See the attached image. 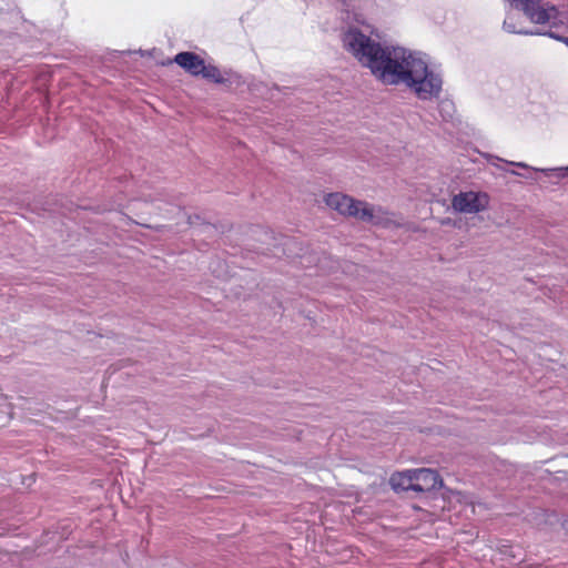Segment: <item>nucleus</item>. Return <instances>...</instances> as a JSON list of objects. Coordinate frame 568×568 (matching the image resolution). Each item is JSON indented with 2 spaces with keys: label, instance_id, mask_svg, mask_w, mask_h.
Returning <instances> with one entry per match:
<instances>
[{
  "label": "nucleus",
  "instance_id": "nucleus-1",
  "mask_svg": "<svg viewBox=\"0 0 568 568\" xmlns=\"http://www.w3.org/2000/svg\"><path fill=\"white\" fill-rule=\"evenodd\" d=\"M342 43L348 53L384 84L404 85L420 100L439 97L443 79L429 68L422 52L404 47H383L353 27L343 33Z\"/></svg>",
  "mask_w": 568,
  "mask_h": 568
},
{
  "label": "nucleus",
  "instance_id": "nucleus-2",
  "mask_svg": "<svg viewBox=\"0 0 568 568\" xmlns=\"http://www.w3.org/2000/svg\"><path fill=\"white\" fill-rule=\"evenodd\" d=\"M326 205L341 215L355 217L374 225L385 224L388 219L381 206L355 200L343 193H329L325 196Z\"/></svg>",
  "mask_w": 568,
  "mask_h": 568
},
{
  "label": "nucleus",
  "instance_id": "nucleus-3",
  "mask_svg": "<svg viewBox=\"0 0 568 568\" xmlns=\"http://www.w3.org/2000/svg\"><path fill=\"white\" fill-rule=\"evenodd\" d=\"M525 16L536 24H549L559 28L568 23V13L560 11L555 4L542 0H510Z\"/></svg>",
  "mask_w": 568,
  "mask_h": 568
},
{
  "label": "nucleus",
  "instance_id": "nucleus-4",
  "mask_svg": "<svg viewBox=\"0 0 568 568\" xmlns=\"http://www.w3.org/2000/svg\"><path fill=\"white\" fill-rule=\"evenodd\" d=\"M452 206L456 212L475 214L488 206V195L478 192H460L452 200Z\"/></svg>",
  "mask_w": 568,
  "mask_h": 568
},
{
  "label": "nucleus",
  "instance_id": "nucleus-5",
  "mask_svg": "<svg viewBox=\"0 0 568 568\" xmlns=\"http://www.w3.org/2000/svg\"><path fill=\"white\" fill-rule=\"evenodd\" d=\"M412 475L417 493L430 491L443 485L438 473L430 468L412 469Z\"/></svg>",
  "mask_w": 568,
  "mask_h": 568
},
{
  "label": "nucleus",
  "instance_id": "nucleus-6",
  "mask_svg": "<svg viewBox=\"0 0 568 568\" xmlns=\"http://www.w3.org/2000/svg\"><path fill=\"white\" fill-rule=\"evenodd\" d=\"M174 62L192 75H200L204 60L194 52H180L175 55Z\"/></svg>",
  "mask_w": 568,
  "mask_h": 568
},
{
  "label": "nucleus",
  "instance_id": "nucleus-7",
  "mask_svg": "<svg viewBox=\"0 0 568 568\" xmlns=\"http://www.w3.org/2000/svg\"><path fill=\"white\" fill-rule=\"evenodd\" d=\"M389 484L392 488L397 493L407 490L415 491L412 469L393 474L389 478Z\"/></svg>",
  "mask_w": 568,
  "mask_h": 568
},
{
  "label": "nucleus",
  "instance_id": "nucleus-8",
  "mask_svg": "<svg viewBox=\"0 0 568 568\" xmlns=\"http://www.w3.org/2000/svg\"><path fill=\"white\" fill-rule=\"evenodd\" d=\"M495 159L499 162H504L506 164L521 168V169L528 170L530 172H542L546 175L554 174L559 179L568 178V166L567 168H555V169H536V168L529 166L528 164H526L524 162H510V161H505L500 158H495Z\"/></svg>",
  "mask_w": 568,
  "mask_h": 568
},
{
  "label": "nucleus",
  "instance_id": "nucleus-9",
  "mask_svg": "<svg viewBox=\"0 0 568 568\" xmlns=\"http://www.w3.org/2000/svg\"><path fill=\"white\" fill-rule=\"evenodd\" d=\"M200 70H201L200 75H202L204 79H207L214 83H224L225 82V78L221 73L220 69L215 65H212V64L206 65L204 63L203 68Z\"/></svg>",
  "mask_w": 568,
  "mask_h": 568
},
{
  "label": "nucleus",
  "instance_id": "nucleus-10",
  "mask_svg": "<svg viewBox=\"0 0 568 568\" xmlns=\"http://www.w3.org/2000/svg\"><path fill=\"white\" fill-rule=\"evenodd\" d=\"M454 109V105L450 101H442L439 103V110L442 112V114L446 113L447 116H452V111ZM444 119H447L446 115H443Z\"/></svg>",
  "mask_w": 568,
  "mask_h": 568
},
{
  "label": "nucleus",
  "instance_id": "nucleus-11",
  "mask_svg": "<svg viewBox=\"0 0 568 568\" xmlns=\"http://www.w3.org/2000/svg\"><path fill=\"white\" fill-rule=\"evenodd\" d=\"M544 36L545 37H549L551 39H555L557 41H560L562 43H565L567 47H568V37H565V36H560L551 30L549 31H544Z\"/></svg>",
  "mask_w": 568,
  "mask_h": 568
},
{
  "label": "nucleus",
  "instance_id": "nucleus-12",
  "mask_svg": "<svg viewBox=\"0 0 568 568\" xmlns=\"http://www.w3.org/2000/svg\"><path fill=\"white\" fill-rule=\"evenodd\" d=\"M503 29L508 33H518L514 21L510 18H507L503 23Z\"/></svg>",
  "mask_w": 568,
  "mask_h": 568
},
{
  "label": "nucleus",
  "instance_id": "nucleus-13",
  "mask_svg": "<svg viewBox=\"0 0 568 568\" xmlns=\"http://www.w3.org/2000/svg\"><path fill=\"white\" fill-rule=\"evenodd\" d=\"M517 34H524V36H544V32L541 31H534V30H518Z\"/></svg>",
  "mask_w": 568,
  "mask_h": 568
},
{
  "label": "nucleus",
  "instance_id": "nucleus-14",
  "mask_svg": "<svg viewBox=\"0 0 568 568\" xmlns=\"http://www.w3.org/2000/svg\"><path fill=\"white\" fill-rule=\"evenodd\" d=\"M510 173L514 174V175L524 176L526 179H531V175H529V174H521V173H519L517 171H510Z\"/></svg>",
  "mask_w": 568,
  "mask_h": 568
},
{
  "label": "nucleus",
  "instance_id": "nucleus-15",
  "mask_svg": "<svg viewBox=\"0 0 568 568\" xmlns=\"http://www.w3.org/2000/svg\"><path fill=\"white\" fill-rule=\"evenodd\" d=\"M292 244H294L292 240H285V242L283 243L284 246H291Z\"/></svg>",
  "mask_w": 568,
  "mask_h": 568
}]
</instances>
